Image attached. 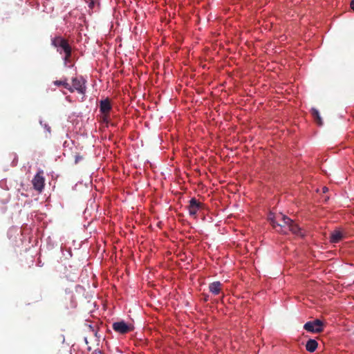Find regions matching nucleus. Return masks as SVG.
<instances>
[{
  "instance_id": "0eeeda50",
  "label": "nucleus",
  "mask_w": 354,
  "mask_h": 354,
  "mask_svg": "<svg viewBox=\"0 0 354 354\" xmlns=\"http://www.w3.org/2000/svg\"><path fill=\"white\" fill-rule=\"evenodd\" d=\"M201 203L197 201L195 198H191L187 207L189 215L196 217L198 211L201 208Z\"/></svg>"
},
{
  "instance_id": "2eb2a0df",
  "label": "nucleus",
  "mask_w": 354,
  "mask_h": 354,
  "mask_svg": "<svg viewBox=\"0 0 354 354\" xmlns=\"http://www.w3.org/2000/svg\"><path fill=\"white\" fill-rule=\"evenodd\" d=\"M277 229H275L277 232H281L282 234H287L286 228L287 225H284V221H278L277 223Z\"/></svg>"
},
{
  "instance_id": "4468645a",
  "label": "nucleus",
  "mask_w": 354,
  "mask_h": 354,
  "mask_svg": "<svg viewBox=\"0 0 354 354\" xmlns=\"http://www.w3.org/2000/svg\"><path fill=\"white\" fill-rule=\"evenodd\" d=\"M53 84L57 86H62L64 88L68 91H71V85L68 83L67 79L65 78L63 80H55L53 82Z\"/></svg>"
},
{
  "instance_id": "f3484780",
  "label": "nucleus",
  "mask_w": 354,
  "mask_h": 354,
  "mask_svg": "<svg viewBox=\"0 0 354 354\" xmlns=\"http://www.w3.org/2000/svg\"><path fill=\"white\" fill-rule=\"evenodd\" d=\"M351 8L354 10V0L351 2Z\"/></svg>"
},
{
  "instance_id": "39448f33",
  "label": "nucleus",
  "mask_w": 354,
  "mask_h": 354,
  "mask_svg": "<svg viewBox=\"0 0 354 354\" xmlns=\"http://www.w3.org/2000/svg\"><path fill=\"white\" fill-rule=\"evenodd\" d=\"M43 175L44 171H39L32 180L34 189L39 192H41L45 185V179Z\"/></svg>"
},
{
  "instance_id": "7ed1b4c3",
  "label": "nucleus",
  "mask_w": 354,
  "mask_h": 354,
  "mask_svg": "<svg viewBox=\"0 0 354 354\" xmlns=\"http://www.w3.org/2000/svg\"><path fill=\"white\" fill-rule=\"evenodd\" d=\"M279 218L283 219L284 225H287L286 231L289 230L292 234L297 236H304V234L302 232L301 229L297 225V224L295 223L292 219H290L286 215H279Z\"/></svg>"
},
{
  "instance_id": "423d86ee",
  "label": "nucleus",
  "mask_w": 354,
  "mask_h": 354,
  "mask_svg": "<svg viewBox=\"0 0 354 354\" xmlns=\"http://www.w3.org/2000/svg\"><path fill=\"white\" fill-rule=\"evenodd\" d=\"M112 328L115 332L120 334H126L133 330V326L126 324L124 321L114 322Z\"/></svg>"
},
{
  "instance_id": "f8f14e48",
  "label": "nucleus",
  "mask_w": 354,
  "mask_h": 354,
  "mask_svg": "<svg viewBox=\"0 0 354 354\" xmlns=\"http://www.w3.org/2000/svg\"><path fill=\"white\" fill-rule=\"evenodd\" d=\"M318 346V343L315 339H310L306 344V349L310 353L314 352Z\"/></svg>"
},
{
  "instance_id": "dca6fc26",
  "label": "nucleus",
  "mask_w": 354,
  "mask_h": 354,
  "mask_svg": "<svg viewBox=\"0 0 354 354\" xmlns=\"http://www.w3.org/2000/svg\"><path fill=\"white\" fill-rule=\"evenodd\" d=\"M102 114H103L102 116V122L108 123L109 113H102Z\"/></svg>"
},
{
  "instance_id": "6ab92c4d",
  "label": "nucleus",
  "mask_w": 354,
  "mask_h": 354,
  "mask_svg": "<svg viewBox=\"0 0 354 354\" xmlns=\"http://www.w3.org/2000/svg\"><path fill=\"white\" fill-rule=\"evenodd\" d=\"M93 5H94V3L92 1V2L90 3L89 7L92 8L93 6Z\"/></svg>"
},
{
  "instance_id": "ddd939ff",
  "label": "nucleus",
  "mask_w": 354,
  "mask_h": 354,
  "mask_svg": "<svg viewBox=\"0 0 354 354\" xmlns=\"http://www.w3.org/2000/svg\"><path fill=\"white\" fill-rule=\"evenodd\" d=\"M310 112L316 123L319 126H322L323 124V122L318 110L315 108H312Z\"/></svg>"
},
{
  "instance_id": "1a4fd4ad",
  "label": "nucleus",
  "mask_w": 354,
  "mask_h": 354,
  "mask_svg": "<svg viewBox=\"0 0 354 354\" xmlns=\"http://www.w3.org/2000/svg\"><path fill=\"white\" fill-rule=\"evenodd\" d=\"M100 110L102 113H109L111 110L110 100L106 98L100 101Z\"/></svg>"
},
{
  "instance_id": "f257e3e1",
  "label": "nucleus",
  "mask_w": 354,
  "mask_h": 354,
  "mask_svg": "<svg viewBox=\"0 0 354 354\" xmlns=\"http://www.w3.org/2000/svg\"><path fill=\"white\" fill-rule=\"evenodd\" d=\"M52 45L57 48V52L60 54H65L64 62L66 64L69 61L71 56L72 49L68 41L61 36L55 37L51 39Z\"/></svg>"
},
{
  "instance_id": "9b49d317",
  "label": "nucleus",
  "mask_w": 354,
  "mask_h": 354,
  "mask_svg": "<svg viewBox=\"0 0 354 354\" xmlns=\"http://www.w3.org/2000/svg\"><path fill=\"white\" fill-rule=\"evenodd\" d=\"M279 215H283L281 213H279L278 214H274L272 213H270L268 216V220L270 221L271 225H272L273 228L277 229V223L278 221H283V219L279 218Z\"/></svg>"
},
{
  "instance_id": "9d476101",
  "label": "nucleus",
  "mask_w": 354,
  "mask_h": 354,
  "mask_svg": "<svg viewBox=\"0 0 354 354\" xmlns=\"http://www.w3.org/2000/svg\"><path fill=\"white\" fill-rule=\"evenodd\" d=\"M343 237L342 232L340 230H335L330 233V241L333 243H336L339 242Z\"/></svg>"
},
{
  "instance_id": "6e6552de",
  "label": "nucleus",
  "mask_w": 354,
  "mask_h": 354,
  "mask_svg": "<svg viewBox=\"0 0 354 354\" xmlns=\"http://www.w3.org/2000/svg\"><path fill=\"white\" fill-rule=\"evenodd\" d=\"M223 283L220 281H214L209 285V290L214 295H219L223 289Z\"/></svg>"
},
{
  "instance_id": "a211bd4d",
  "label": "nucleus",
  "mask_w": 354,
  "mask_h": 354,
  "mask_svg": "<svg viewBox=\"0 0 354 354\" xmlns=\"http://www.w3.org/2000/svg\"><path fill=\"white\" fill-rule=\"evenodd\" d=\"M45 128L46 129V130L50 132V127H48V125L45 124Z\"/></svg>"
},
{
  "instance_id": "f03ea898",
  "label": "nucleus",
  "mask_w": 354,
  "mask_h": 354,
  "mask_svg": "<svg viewBox=\"0 0 354 354\" xmlns=\"http://www.w3.org/2000/svg\"><path fill=\"white\" fill-rule=\"evenodd\" d=\"M86 80L82 76L75 77L72 78V86H71V93H73L75 91L77 93L84 95L86 91Z\"/></svg>"
},
{
  "instance_id": "20e7f679",
  "label": "nucleus",
  "mask_w": 354,
  "mask_h": 354,
  "mask_svg": "<svg viewBox=\"0 0 354 354\" xmlns=\"http://www.w3.org/2000/svg\"><path fill=\"white\" fill-rule=\"evenodd\" d=\"M324 326L323 322L317 319L313 322H306L304 326V328L308 332L319 333L324 330Z\"/></svg>"
}]
</instances>
